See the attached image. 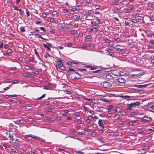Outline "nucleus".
Listing matches in <instances>:
<instances>
[{
	"label": "nucleus",
	"mask_w": 154,
	"mask_h": 154,
	"mask_svg": "<svg viewBox=\"0 0 154 154\" xmlns=\"http://www.w3.org/2000/svg\"><path fill=\"white\" fill-rule=\"evenodd\" d=\"M26 137H25V138L28 137H31L32 138L35 140H40L41 141H44V140L42 138H41L39 137H38L32 134H28L27 135H26Z\"/></svg>",
	"instance_id": "nucleus-1"
},
{
	"label": "nucleus",
	"mask_w": 154,
	"mask_h": 154,
	"mask_svg": "<svg viewBox=\"0 0 154 154\" xmlns=\"http://www.w3.org/2000/svg\"><path fill=\"white\" fill-rule=\"evenodd\" d=\"M142 73V72L141 70H135L131 72V75L134 77H137L140 75Z\"/></svg>",
	"instance_id": "nucleus-2"
},
{
	"label": "nucleus",
	"mask_w": 154,
	"mask_h": 154,
	"mask_svg": "<svg viewBox=\"0 0 154 154\" xmlns=\"http://www.w3.org/2000/svg\"><path fill=\"white\" fill-rule=\"evenodd\" d=\"M101 85L105 88H108L112 86V84L110 82L105 81L101 83Z\"/></svg>",
	"instance_id": "nucleus-3"
},
{
	"label": "nucleus",
	"mask_w": 154,
	"mask_h": 154,
	"mask_svg": "<svg viewBox=\"0 0 154 154\" xmlns=\"http://www.w3.org/2000/svg\"><path fill=\"white\" fill-rule=\"evenodd\" d=\"M94 15V12L92 10H88L85 14L86 17L87 18L92 17Z\"/></svg>",
	"instance_id": "nucleus-4"
},
{
	"label": "nucleus",
	"mask_w": 154,
	"mask_h": 154,
	"mask_svg": "<svg viewBox=\"0 0 154 154\" xmlns=\"http://www.w3.org/2000/svg\"><path fill=\"white\" fill-rule=\"evenodd\" d=\"M58 66L59 68L61 70H64L65 69L64 66L63 65L62 62L61 61H59L58 62Z\"/></svg>",
	"instance_id": "nucleus-5"
},
{
	"label": "nucleus",
	"mask_w": 154,
	"mask_h": 154,
	"mask_svg": "<svg viewBox=\"0 0 154 154\" xmlns=\"http://www.w3.org/2000/svg\"><path fill=\"white\" fill-rule=\"evenodd\" d=\"M150 120L151 119L150 118L146 116H144L142 119V120L143 122H145V123H147L149 122L150 121Z\"/></svg>",
	"instance_id": "nucleus-6"
},
{
	"label": "nucleus",
	"mask_w": 154,
	"mask_h": 154,
	"mask_svg": "<svg viewBox=\"0 0 154 154\" xmlns=\"http://www.w3.org/2000/svg\"><path fill=\"white\" fill-rule=\"evenodd\" d=\"M92 26L93 27L92 28L94 31L95 32H97L98 31V28L99 26L98 25H93Z\"/></svg>",
	"instance_id": "nucleus-7"
},
{
	"label": "nucleus",
	"mask_w": 154,
	"mask_h": 154,
	"mask_svg": "<svg viewBox=\"0 0 154 154\" xmlns=\"http://www.w3.org/2000/svg\"><path fill=\"white\" fill-rule=\"evenodd\" d=\"M73 75L75 76V77L74 78V79H79L81 77L80 75L78 73L76 72H74L73 73Z\"/></svg>",
	"instance_id": "nucleus-8"
},
{
	"label": "nucleus",
	"mask_w": 154,
	"mask_h": 154,
	"mask_svg": "<svg viewBox=\"0 0 154 154\" xmlns=\"http://www.w3.org/2000/svg\"><path fill=\"white\" fill-rule=\"evenodd\" d=\"M9 137L10 140H14V138L16 137V135L15 134H10L9 135Z\"/></svg>",
	"instance_id": "nucleus-9"
},
{
	"label": "nucleus",
	"mask_w": 154,
	"mask_h": 154,
	"mask_svg": "<svg viewBox=\"0 0 154 154\" xmlns=\"http://www.w3.org/2000/svg\"><path fill=\"white\" fill-rule=\"evenodd\" d=\"M93 119V117L91 116H89L88 119H86L85 121L88 123L89 122L90 120H92Z\"/></svg>",
	"instance_id": "nucleus-10"
},
{
	"label": "nucleus",
	"mask_w": 154,
	"mask_h": 154,
	"mask_svg": "<svg viewBox=\"0 0 154 154\" xmlns=\"http://www.w3.org/2000/svg\"><path fill=\"white\" fill-rule=\"evenodd\" d=\"M106 77L107 79L109 80H112L113 78V75L110 74H107Z\"/></svg>",
	"instance_id": "nucleus-11"
},
{
	"label": "nucleus",
	"mask_w": 154,
	"mask_h": 154,
	"mask_svg": "<svg viewBox=\"0 0 154 154\" xmlns=\"http://www.w3.org/2000/svg\"><path fill=\"white\" fill-rule=\"evenodd\" d=\"M117 80L118 82L121 83H123L125 81V79L122 78H119L117 79Z\"/></svg>",
	"instance_id": "nucleus-12"
},
{
	"label": "nucleus",
	"mask_w": 154,
	"mask_h": 154,
	"mask_svg": "<svg viewBox=\"0 0 154 154\" xmlns=\"http://www.w3.org/2000/svg\"><path fill=\"white\" fill-rule=\"evenodd\" d=\"M91 36L90 35H88L86 36V38L85 39V42H90L91 41Z\"/></svg>",
	"instance_id": "nucleus-13"
},
{
	"label": "nucleus",
	"mask_w": 154,
	"mask_h": 154,
	"mask_svg": "<svg viewBox=\"0 0 154 154\" xmlns=\"http://www.w3.org/2000/svg\"><path fill=\"white\" fill-rule=\"evenodd\" d=\"M140 102L138 101H136V102L132 103V106H139L140 105Z\"/></svg>",
	"instance_id": "nucleus-14"
},
{
	"label": "nucleus",
	"mask_w": 154,
	"mask_h": 154,
	"mask_svg": "<svg viewBox=\"0 0 154 154\" xmlns=\"http://www.w3.org/2000/svg\"><path fill=\"white\" fill-rule=\"evenodd\" d=\"M80 16L79 15H75L73 17V18L75 21H78L80 18Z\"/></svg>",
	"instance_id": "nucleus-15"
},
{
	"label": "nucleus",
	"mask_w": 154,
	"mask_h": 154,
	"mask_svg": "<svg viewBox=\"0 0 154 154\" xmlns=\"http://www.w3.org/2000/svg\"><path fill=\"white\" fill-rule=\"evenodd\" d=\"M149 111L154 112V104L152 105L150 107L148 108Z\"/></svg>",
	"instance_id": "nucleus-16"
},
{
	"label": "nucleus",
	"mask_w": 154,
	"mask_h": 154,
	"mask_svg": "<svg viewBox=\"0 0 154 154\" xmlns=\"http://www.w3.org/2000/svg\"><path fill=\"white\" fill-rule=\"evenodd\" d=\"M127 106H128V110L129 111H130L132 109V107L133 106H132V103L130 104H128L127 105Z\"/></svg>",
	"instance_id": "nucleus-17"
},
{
	"label": "nucleus",
	"mask_w": 154,
	"mask_h": 154,
	"mask_svg": "<svg viewBox=\"0 0 154 154\" xmlns=\"http://www.w3.org/2000/svg\"><path fill=\"white\" fill-rule=\"evenodd\" d=\"M102 120L101 119H99L98 121V124L99 125L103 127L102 128H103L104 127L103 126V122H102Z\"/></svg>",
	"instance_id": "nucleus-18"
},
{
	"label": "nucleus",
	"mask_w": 154,
	"mask_h": 154,
	"mask_svg": "<svg viewBox=\"0 0 154 154\" xmlns=\"http://www.w3.org/2000/svg\"><path fill=\"white\" fill-rule=\"evenodd\" d=\"M119 10L118 8L116 7L112 9V11L114 13H117L118 11Z\"/></svg>",
	"instance_id": "nucleus-19"
},
{
	"label": "nucleus",
	"mask_w": 154,
	"mask_h": 154,
	"mask_svg": "<svg viewBox=\"0 0 154 154\" xmlns=\"http://www.w3.org/2000/svg\"><path fill=\"white\" fill-rule=\"evenodd\" d=\"M115 110L118 112H119L122 111V109L120 107H117L116 108Z\"/></svg>",
	"instance_id": "nucleus-20"
},
{
	"label": "nucleus",
	"mask_w": 154,
	"mask_h": 154,
	"mask_svg": "<svg viewBox=\"0 0 154 154\" xmlns=\"http://www.w3.org/2000/svg\"><path fill=\"white\" fill-rule=\"evenodd\" d=\"M97 66H95L94 67H92L91 66H87V67L88 68H91V70H94L96 69L97 68Z\"/></svg>",
	"instance_id": "nucleus-21"
},
{
	"label": "nucleus",
	"mask_w": 154,
	"mask_h": 154,
	"mask_svg": "<svg viewBox=\"0 0 154 154\" xmlns=\"http://www.w3.org/2000/svg\"><path fill=\"white\" fill-rule=\"evenodd\" d=\"M20 31L21 32H24L25 31V29L24 28V27H23V26L21 27H20Z\"/></svg>",
	"instance_id": "nucleus-22"
},
{
	"label": "nucleus",
	"mask_w": 154,
	"mask_h": 154,
	"mask_svg": "<svg viewBox=\"0 0 154 154\" xmlns=\"http://www.w3.org/2000/svg\"><path fill=\"white\" fill-rule=\"evenodd\" d=\"M121 97H124L125 99H126L127 98L128 99H130L131 97V96H128V95H125V96L122 95Z\"/></svg>",
	"instance_id": "nucleus-23"
},
{
	"label": "nucleus",
	"mask_w": 154,
	"mask_h": 154,
	"mask_svg": "<svg viewBox=\"0 0 154 154\" xmlns=\"http://www.w3.org/2000/svg\"><path fill=\"white\" fill-rule=\"evenodd\" d=\"M151 63H154V56H152L151 57Z\"/></svg>",
	"instance_id": "nucleus-24"
},
{
	"label": "nucleus",
	"mask_w": 154,
	"mask_h": 154,
	"mask_svg": "<svg viewBox=\"0 0 154 154\" xmlns=\"http://www.w3.org/2000/svg\"><path fill=\"white\" fill-rule=\"evenodd\" d=\"M49 109L48 110V112H51L52 111V109H53L54 108V106H50L49 107Z\"/></svg>",
	"instance_id": "nucleus-25"
},
{
	"label": "nucleus",
	"mask_w": 154,
	"mask_h": 154,
	"mask_svg": "<svg viewBox=\"0 0 154 154\" xmlns=\"http://www.w3.org/2000/svg\"><path fill=\"white\" fill-rule=\"evenodd\" d=\"M45 95H46V94H43V95H42V96H41V97H39L38 98H37L36 99L37 100H39V99H41L42 98L45 97Z\"/></svg>",
	"instance_id": "nucleus-26"
},
{
	"label": "nucleus",
	"mask_w": 154,
	"mask_h": 154,
	"mask_svg": "<svg viewBox=\"0 0 154 154\" xmlns=\"http://www.w3.org/2000/svg\"><path fill=\"white\" fill-rule=\"evenodd\" d=\"M43 45L44 46V47L45 48H47L49 50V51H51V49L50 48L47 46L45 44H43Z\"/></svg>",
	"instance_id": "nucleus-27"
},
{
	"label": "nucleus",
	"mask_w": 154,
	"mask_h": 154,
	"mask_svg": "<svg viewBox=\"0 0 154 154\" xmlns=\"http://www.w3.org/2000/svg\"><path fill=\"white\" fill-rule=\"evenodd\" d=\"M68 71H69L70 72H73L72 73V74H73L74 72H75L74 69H69L68 70Z\"/></svg>",
	"instance_id": "nucleus-28"
},
{
	"label": "nucleus",
	"mask_w": 154,
	"mask_h": 154,
	"mask_svg": "<svg viewBox=\"0 0 154 154\" xmlns=\"http://www.w3.org/2000/svg\"><path fill=\"white\" fill-rule=\"evenodd\" d=\"M7 53H6L5 55H7L8 53H10L12 52V50L10 49H9L7 50Z\"/></svg>",
	"instance_id": "nucleus-29"
},
{
	"label": "nucleus",
	"mask_w": 154,
	"mask_h": 154,
	"mask_svg": "<svg viewBox=\"0 0 154 154\" xmlns=\"http://www.w3.org/2000/svg\"><path fill=\"white\" fill-rule=\"evenodd\" d=\"M93 127V128H96L98 126L97 124H96L95 123H93L91 125Z\"/></svg>",
	"instance_id": "nucleus-30"
},
{
	"label": "nucleus",
	"mask_w": 154,
	"mask_h": 154,
	"mask_svg": "<svg viewBox=\"0 0 154 154\" xmlns=\"http://www.w3.org/2000/svg\"><path fill=\"white\" fill-rule=\"evenodd\" d=\"M77 31L76 30H73L71 31V33L72 34H75L77 33Z\"/></svg>",
	"instance_id": "nucleus-31"
},
{
	"label": "nucleus",
	"mask_w": 154,
	"mask_h": 154,
	"mask_svg": "<svg viewBox=\"0 0 154 154\" xmlns=\"http://www.w3.org/2000/svg\"><path fill=\"white\" fill-rule=\"evenodd\" d=\"M87 30L88 31V32H91L94 31L93 28H89Z\"/></svg>",
	"instance_id": "nucleus-32"
},
{
	"label": "nucleus",
	"mask_w": 154,
	"mask_h": 154,
	"mask_svg": "<svg viewBox=\"0 0 154 154\" xmlns=\"http://www.w3.org/2000/svg\"><path fill=\"white\" fill-rule=\"evenodd\" d=\"M136 122V121L135 120H134V122L133 121H131L129 122L128 124L131 125H132L133 124L134 122Z\"/></svg>",
	"instance_id": "nucleus-33"
},
{
	"label": "nucleus",
	"mask_w": 154,
	"mask_h": 154,
	"mask_svg": "<svg viewBox=\"0 0 154 154\" xmlns=\"http://www.w3.org/2000/svg\"><path fill=\"white\" fill-rule=\"evenodd\" d=\"M12 150V151L13 152H15V153L17 152L18 151L17 149L16 148L13 149Z\"/></svg>",
	"instance_id": "nucleus-34"
},
{
	"label": "nucleus",
	"mask_w": 154,
	"mask_h": 154,
	"mask_svg": "<svg viewBox=\"0 0 154 154\" xmlns=\"http://www.w3.org/2000/svg\"><path fill=\"white\" fill-rule=\"evenodd\" d=\"M94 7L96 9H98L100 8V6L97 5H94Z\"/></svg>",
	"instance_id": "nucleus-35"
},
{
	"label": "nucleus",
	"mask_w": 154,
	"mask_h": 154,
	"mask_svg": "<svg viewBox=\"0 0 154 154\" xmlns=\"http://www.w3.org/2000/svg\"><path fill=\"white\" fill-rule=\"evenodd\" d=\"M40 29L42 30L44 32H45V29L43 27H40Z\"/></svg>",
	"instance_id": "nucleus-36"
},
{
	"label": "nucleus",
	"mask_w": 154,
	"mask_h": 154,
	"mask_svg": "<svg viewBox=\"0 0 154 154\" xmlns=\"http://www.w3.org/2000/svg\"><path fill=\"white\" fill-rule=\"evenodd\" d=\"M13 8H14V10H17V11H19L20 9H18V8L17 7H16V6L13 5Z\"/></svg>",
	"instance_id": "nucleus-37"
},
{
	"label": "nucleus",
	"mask_w": 154,
	"mask_h": 154,
	"mask_svg": "<svg viewBox=\"0 0 154 154\" xmlns=\"http://www.w3.org/2000/svg\"><path fill=\"white\" fill-rule=\"evenodd\" d=\"M35 53L36 54V55L38 57H39V54L37 53V51L36 49H35L34 50Z\"/></svg>",
	"instance_id": "nucleus-38"
},
{
	"label": "nucleus",
	"mask_w": 154,
	"mask_h": 154,
	"mask_svg": "<svg viewBox=\"0 0 154 154\" xmlns=\"http://www.w3.org/2000/svg\"><path fill=\"white\" fill-rule=\"evenodd\" d=\"M19 11H20V14L22 15L23 14V11H22L21 9H20Z\"/></svg>",
	"instance_id": "nucleus-39"
},
{
	"label": "nucleus",
	"mask_w": 154,
	"mask_h": 154,
	"mask_svg": "<svg viewBox=\"0 0 154 154\" xmlns=\"http://www.w3.org/2000/svg\"><path fill=\"white\" fill-rule=\"evenodd\" d=\"M18 82V81L17 80H14L13 82H12V84H14L17 83Z\"/></svg>",
	"instance_id": "nucleus-40"
},
{
	"label": "nucleus",
	"mask_w": 154,
	"mask_h": 154,
	"mask_svg": "<svg viewBox=\"0 0 154 154\" xmlns=\"http://www.w3.org/2000/svg\"><path fill=\"white\" fill-rule=\"evenodd\" d=\"M48 56H49V57H51V56L48 53H47L46 55H44V57L45 58H47Z\"/></svg>",
	"instance_id": "nucleus-41"
},
{
	"label": "nucleus",
	"mask_w": 154,
	"mask_h": 154,
	"mask_svg": "<svg viewBox=\"0 0 154 154\" xmlns=\"http://www.w3.org/2000/svg\"><path fill=\"white\" fill-rule=\"evenodd\" d=\"M105 42L106 43H109L111 42V41L110 39H107L106 40Z\"/></svg>",
	"instance_id": "nucleus-42"
},
{
	"label": "nucleus",
	"mask_w": 154,
	"mask_h": 154,
	"mask_svg": "<svg viewBox=\"0 0 154 154\" xmlns=\"http://www.w3.org/2000/svg\"><path fill=\"white\" fill-rule=\"evenodd\" d=\"M3 46V43L0 41V48H2Z\"/></svg>",
	"instance_id": "nucleus-43"
},
{
	"label": "nucleus",
	"mask_w": 154,
	"mask_h": 154,
	"mask_svg": "<svg viewBox=\"0 0 154 154\" xmlns=\"http://www.w3.org/2000/svg\"><path fill=\"white\" fill-rule=\"evenodd\" d=\"M32 152L33 154H38V152H36V150L35 149L33 150Z\"/></svg>",
	"instance_id": "nucleus-44"
},
{
	"label": "nucleus",
	"mask_w": 154,
	"mask_h": 154,
	"mask_svg": "<svg viewBox=\"0 0 154 154\" xmlns=\"http://www.w3.org/2000/svg\"><path fill=\"white\" fill-rule=\"evenodd\" d=\"M135 8L134 7H132L130 8V9H128V10H129V11H130L131 10V11H134L135 10Z\"/></svg>",
	"instance_id": "nucleus-45"
},
{
	"label": "nucleus",
	"mask_w": 154,
	"mask_h": 154,
	"mask_svg": "<svg viewBox=\"0 0 154 154\" xmlns=\"http://www.w3.org/2000/svg\"><path fill=\"white\" fill-rule=\"evenodd\" d=\"M72 45V44L71 43L69 42L67 44V46L68 47H70Z\"/></svg>",
	"instance_id": "nucleus-46"
},
{
	"label": "nucleus",
	"mask_w": 154,
	"mask_h": 154,
	"mask_svg": "<svg viewBox=\"0 0 154 154\" xmlns=\"http://www.w3.org/2000/svg\"><path fill=\"white\" fill-rule=\"evenodd\" d=\"M34 57H32L30 58L29 60L31 61L32 62L34 60Z\"/></svg>",
	"instance_id": "nucleus-47"
},
{
	"label": "nucleus",
	"mask_w": 154,
	"mask_h": 154,
	"mask_svg": "<svg viewBox=\"0 0 154 154\" xmlns=\"http://www.w3.org/2000/svg\"><path fill=\"white\" fill-rule=\"evenodd\" d=\"M49 101H47L44 104L45 106H47V105H48L49 104Z\"/></svg>",
	"instance_id": "nucleus-48"
},
{
	"label": "nucleus",
	"mask_w": 154,
	"mask_h": 154,
	"mask_svg": "<svg viewBox=\"0 0 154 154\" xmlns=\"http://www.w3.org/2000/svg\"><path fill=\"white\" fill-rule=\"evenodd\" d=\"M98 140L100 142L102 143H103L104 142V141L103 139H98Z\"/></svg>",
	"instance_id": "nucleus-49"
},
{
	"label": "nucleus",
	"mask_w": 154,
	"mask_h": 154,
	"mask_svg": "<svg viewBox=\"0 0 154 154\" xmlns=\"http://www.w3.org/2000/svg\"><path fill=\"white\" fill-rule=\"evenodd\" d=\"M86 100H88L89 101H90L91 102H93V100L92 99L87 98V99H86Z\"/></svg>",
	"instance_id": "nucleus-50"
},
{
	"label": "nucleus",
	"mask_w": 154,
	"mask_h": 154,
	"mask_svg": "<svg viewBox=\"0 0 154 154\" xmlns=\"http://www.w3.org/2000/svg\"><path fill=\"white\" fill-rule=\"evenodd\" d=\"M132 22L134 23H136L137 22V20H136V19H133L132 20Z\"/></svg>",
	"instance_id": "nucleus-51"
},
{
	"label": "nucleus",
	"mask_w": 154,
	"mask_h": 154,
	"mask_svg": "<svg viewBox=\"0 0 154 154\" xmlns=\"http://www.w3.org/2000/svg\"><path fill=\"white\" fill-rule=\"evenodd\" d=\"M47 46H48L50 47H52V45L50 43H48V42H47Z\"/></svg>",
	"instance_id": "nucleus-52"
},
{
	"label": "nucleus",
	"mask_w": 154,
	"mask_h": 154,
	"mask_svg": "<svg viewBox=\"0 0 154 154\" xmlns=\"http://www.w3.org/2000/svg\"><path fill=\"white\" fill-rule=\"evenodd\" d=\"M25 69H30V67L29 66H25Z\"/></svg>",
	"instance_id": "nucleus-53"
},
{
	"label": "nucleus",
	"mask_w": 154,
	"mask_h": 154,
	"mask_svg": "<svg viewBox=\"0 0 154 154\" xmlns=\"http://www.w3.org/2000/svg\"><path fill=\"white\" fill-rule=\"evenodd\" d=\"M78 23H77V24H75L74 25H73V27L74 28H75V27H78Z\"/></svg>",
	"instance_id": "nucleus-54"
},
{
	"label": "nucleus",
	"mask_w": 154,
	"mask_h": 154,
	"mask_svg": "<svg viewBox=\"0 0 154 154\" xmlns=\"http://www.w3.org/2000/svg\"><path fill=\"white\" fill-rule=\"evenodd\" d=\"M10 85H9V86L7 87L6 88H4V90L6 91V90L8 89H9V87H10Z\"/></svg>",
	"instance_id": "nucleus-55"
},
{
	"label": "nucleus",
	"mask_w": 154,
	"mask_h": 154,
	"mask_svg": "<svg viewBox=\"0 0 154 154\" xmlns=\"http://www.w3.org/2000/svg\"><path fill=\"white\" fill-rule=\"evenodd\" d=\"M66 94H71V92L70 91H66Z\"/></svg>",
	"instance_id": "nucleus-56"
},
{
	"label": "nucleus",
	"mask_w": 154,
	"mask_h": 154,
	"mask_svg": "<svg viewBox=\"0 0 154 154\" xmlns=\"http://www.w3.org/2000/svg\"><path fill=\"white\" fill-rule=\"evenodd\" d=\"M108 55L111 56H112L113 55V54L112 52H109Z\"/></svg>",
	"instance_id": "nucleus-57"
},
{
	"label": "nucleus",
	"mask_w": 154,
	"mask_h": 154,
	"mask_svg": "<svg viewBox=\"0 0 154 154\" xmlns=\"http://www.w3.org/2000/svg\"><path fill=\"white\" fill-rule=\"evenodd\" d=\"M53 15H56L57 14V12L56 11H54L52 12Z\"/></svg>",
	"instance_id": "nucleus-58"
},
{
	"label": "nucleus",
	"mask_w": 154,
	"mask_h": 154,
	"mask_svg": "<svg viewBox=\"0 0 154 154\" xmlns=\"http://www.w3.org/2000/svg\"><path fill=\"white\" fill-rule=\"evenodd\" d=\"M14 143V144L15 146L19 145V143H17V142H15L14 143Z\"/></svg>",
	"instance_id": "nucleus-59"
},
{
	"label": "nucleus",
	"mask_w": 154,
	"mask_h": 154,
	"mask_svg": "<svg viewBox=\"0 0 154 154\" xmlns=\"http://www.w3.org/2000/svg\"><path fill=\"white\" fill-rule=\"evenodd\" d=\"M8 47V44H5L4 46V48H7Z\"/></svg>",
	"instance_id": "nucleus-60"
},
{
	"label": "nucleus",
	"mask_w": 154,
	"mask_h": 154,
	"mask_svg": "<svg viewBox=\"0 0 154 154\" xmlns=\"http://www.w3.org/2000/svg\"><path fill=\"white\" fill-rule=\"evenodd\" d=\"M116 41L117 42H119L120 41V39L119 38H116Z\"/></svg>",
	"instance_id": "nucleus-61"
},
{
	"label": "nucleus",
	"mask_w": 154,
	"mask_h": 154,
	"mask_svg": "<svg viewBox=\"0 0 154 154\" xmlns=\"http://www.w3.org/2000/svg\"><path fill=\"white\" fill-rule=\"evenodd\" d=\"M35 35H36V36H38V37L39 38H41V35H39V34H35Z\"/></svg>",
	"instance_id": "nucleus-62"
},
{
	"label": "nucleus",
	"mask_w": 154,
	"mask_h": 154,
	"mask_svg": "<svg viewBox=\"0 0 154 154\" xmlns=\"http://www.w3.org/2000/svg\"><path fill=\"white\" fill-rule=\"evenodd\" d=\"M76 153H79V154H83V153L81 151H76Z\"/></svg>",
	"instance_id": "nucleus-63"
},
{
	"label": "nucleus",
	"mask_w": 154,
	"mask_h": 154,
	"mask_svg": "<svg viewBox=\"0 0 154 154\" xmlns=\"http://www.w3.org/2000/svg\"><path fill=\"white\" fill-rule=\"evenodd\" d=\"M42 16L44 17H46L47 16V14L46 13H43Z\"/></svg>",
	"instance_id": "nucleus-64"
}]
</instances>
